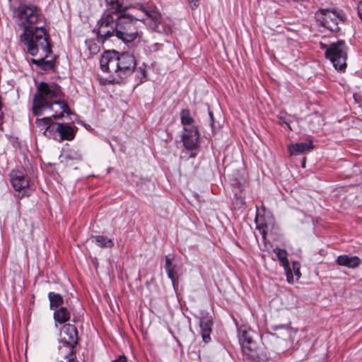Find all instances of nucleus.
Masks as SVG:
<instances>
[{"mask_svg":"<svg viewBox=\"0 0 362 362\" xmlns=\"http://www.w3.org/2000/svg\"><path fill=\"white\" fill-rule=\"evenodd\" d=\"M60 351H61L62 354L64 353L63 349L62 348H60Z\"/></svg>","mask_w":362,"mask_h":362,"instance_id":"nucleus-37","label":"nucleus"},{"mask_svg":"<svg viewBox=\"0 0 362 362\" xmlns=\"http://www.w3.org/2000/svg\"><path fill=\"white\" fill-rule=\"evenodd\" d=\"M114 14H117V13L107 6L98 21L97 34L102 41L116 34L117 18H115Z\"/></svg>","mask_w":362,"mask_h":362,"instance_id":"nucleus-8","label":"nucleus"},{"mask_svg":"<svg viewBox=\"0 0 362 362\" xmlns=\"http://www.w3.org/2000/svg\"><path fill=\"white\" fill-rule=\"evenodd\" d=\"M213 325L211 316L202 317L199 321V327L201 329V335L203 341L207 343L210 341V334L211 333V327Z\"/></svg>","mask_w":362,"mask_h":362,"instance_id":"nucleus-13","label":"nucleus"},{"mask_svg":"<svg viewBox=\"0 0 362 362\" xmlns=\"http://www.w3.org/2000/svg\"><path fill=\"white\" fill-rule=\"evenodd\" d=\"M112 362H127V358L124 356H119L117 358Z\"/></svg>","mask_w":362,"mask_h":362,"instance_id":"nucleus-32","label":"nucleus"},{"mask_svg":"<svg viewBox=\"0 0 362 362\" xmlns=\"http://www.w3.org/2000/svg\"><path fill=\"white\" fill-rule=\"evenodd\" d=\"M19 26L24 30L21 41L26 46L28 52L35 56L42 49L45 56L52 52L49 35L43 26L34 27L40 18L41 11L33 5L21 4L16 9Z\"/></svg>","mask_w":362,"mask_h":362,"instance_id":"nucleus-2","label":"nucleus"},{"mask_svg":"<svg viewBox=\"0 0 362 362\" xmlns=\"http://www.w3.org/2000/svg\"><path fill=\"white\" fill-rule=\"evenodd\" d=\"M286 275V280L289 284L293 283V276L292 270L290 268V265H287V267H284Z\"/></svg>","mask_w":362,"mask_h":362,"instance_id":"nucleus-25","label":"nucleus"},{"mask_svg":"<svg viewBox=\"0 0 362 362\" xmlns=\"http://www.w3.org/2000/svg\"><path fill=\"white\" fill-rule=\"evenodd\" d=\"M139 71L141 73V74L142 76L141 78L140 79V82H143L144 80H145V78L146 77V70L141 67H139Z\"/></svg>","mask_w":362,"mask_h":362,"instance_id":"nucleus-30","label":"nucleus"},{"mask_svg":"<svg viewBox=\"0 0 362 362\" xmlns=\"http://www.w3.org/2000/svg\"><path fill=\"white\" fill-rule=\"evenodd\" d=\"M40 50L42 52L43 56L39 59H33L32 63L37 65L42 69L45 70V71L52 69L54 66L53 61H52V60L46 61L45 59V58H46L49 56V54L51 53V52L47 54V56H45V52L42 49H40Z\"/></svg>","mask_w":362,"mask_h":362,"instance_id":"nucleus-16","label":"nucleus"},{"mask_svg":"<svg viewBox=\"0 0 362 362\" xmlns=\"http://www.w3.org/2000/svg\"><path fill=\"white\" fill-rule=\"evenodd\" d=\"M54 319L56 322L65 323L70 319V313L64 307H61L54 313Z\"/></svg>","mask_w":362,"mask_h":362,"instance_id":"nucleus-17","label":"nucleus"},{"mask_svg":"<svg viewBox=\"0 0 362 362\" xmlns=\"http://www.w3.org/2000/svg\"><path fill=\"white\" fill-rule=\"evenodd\" d=\"M274 252L276 254V258L281 262V264L283 267L289 265V262L287 258L288 254L286 250L276 247L274 249Z\"/></svg>","mask_w":362,"mask_h":362,"instance_id":"nucleus-20","label":"nucleus"},{"mask_svg":"<svg viewBox=\"0 0 362 362\" xmlns=\"http://www.w3.org/2000/svg\"><path fill=\"white\" fill-rule=\"evenodd\" d=\"M293 270L294 272L295 275L297 276V279H299L300 276V264L297 262H293Z\"/></svg>","mask_w":362,"mask_h":362,"instance_id":"nucleus-28","label":"nucleus"},{"mask_svg":"<svg viewBox=\"0 0 362 362\" xmlns=\"http://www.w3.org/2000/svg\"><path fill=\"white\" fill-rule=\"evenodd\" d=\"M313 145L311 141L296 143L288 147L291 155H298L313 149Z\"/></svg>","mask_w":362,"mask_h":362,"instance_id":"nucleus-15","label":"nucleus"},{"mask_svg":"<svg viewBox=\"0 0 362 362\" xmlns=\"http://www.w3.org/2000/svg\"><path fill=\"white\" fill-rule=\"evenodd\" d=\"M325 56L328 58L334 67L340 71H344L346 68L347 47L343 40L332 43L325 52Z\"/></svg>","mask_w":362,"mask_h":362,"instance_id":"nucleus-7","label":"nucleus"},{"mask_svg":"<svg viewBox=\"0 0 362 362\" xmlns=\"http://www.w3.org/2000/svg\"><path fill=\"white\" fill-rule=\"evenodd\" d=\"M100 67L110 73L112 81L120 83L129 76L136 67L134 56L128 52L119 54L115 50L105 52L100 59Z\"/></svg>","mask_w":362,"mask_h":362,"instance_id":"nucleus-4","label":"nucleus"},{"mask_svg":"<svg viewBox=\"0 0 362 362\" xmlns=\"http://www.w3.org/2000/svg\"><path fill=\"white\" fill-rule=\"evenodd\" d=\"M93 238L95 240L96 244L100 247H112L114 243L112 240L103 235H96Z\"/></svg>","mask_w":362,"mask_h":362,"instance_id":"nucleus-21","label":"nucleus"},{"mask_svg":"<svg viewBox=\"0 0 362 362\" xmlns=\"http://www.w3.org/2000/svg\"><path fill=\"white\" fill-rule=\"evenodd\" d=\"M66 158L71 160H82V155L77 151L70 150Z\"/></svg>","mask_w":362,"mask_h":362,"instance_id":"nucleus-24","label":"nucleus"},{"mask_svg":"<svg viewBox=\"0 0 362 362\" xmlns=\"http://www.w3.org/2000/svg\"><path fill=\"white\" fill-rule=\"evenodd\" d=\"M165 268L168 278L170 279L173 284L175 286L176 281L175 276L181 273V264L175 262L173 257L166 256Z\"/></svg>","mask_w":362,"mask_h":362,"instance_id":"nucleus-12","label":"nucleus"},{"mask_svg":"<svg viewBox=\"0 0 362 362\" xmlns=\"http://www.w3.org/2000/svg\"><path fill=\"white\" fill-rule=\"evenodd\" d=\"M163 47L162 44L160 43H155L151 47V50L153 52H156L159 50Z\"/></svg>","mask_w":362,"mask_h":362,"instance_id":"nucleus-31","label":"nucleus"},{"mask_svg":"<svg viewBox=\"0 0 362 362\" xmlns=\"http://www.w3.org/2000/svg\"><path fill=\"white\" fill-rule=\"evenodd\" d=\"M358 13L360 18L362 20V1L358 4Z\"/></svg>","mask_w":362,"mask_h":362,"instance_id":"nucleus-33","label":"nucleus"},{"mask_svg":"<svg viewBox=\"0 0 362 362\" xmlns=\"http://www.w3.org/2000/svg\"><path fill=\"white\" fill-rule=\"evenodd\" d=\"M107 6L117 14V28L115 36L125 44L134 42L141 37L139 30L138 22L148 20V25L154 31L161 33L160 28L161 15L153 10H149L139 2L133 0H105Z\"/></svg>","mask_w":362,"mask_h":362,"instance_id":"nucleus-1","label":"nucleus"},{"mask_svg":"<svg viewBox=\"0 0 362 362\" xmlns=\"http://www.w3.org/2000/svg\"><path fill=\"white\" fill-rule=\"evenodd\" d=\"M255 342L252 340V339L247 335L245 332L243 334V339L242 340V348L245 349V346H255Z\"/></svg>","mask_w":362,"mask_h":362,"instance_id":"nucleus-23","label":"nucleus"},{"mask_svg":"<svg viewBox=\"0 0 362 362\" xmlns=\"http://www.w3.org/2000/svg\"><path fill=\"white\" fill-rule=\"evenodd\" d=\"M209 116H210V118H211V127H213V125H214L213 114H212V112L211 111L209 112Z\"/></svg>","mask_w":362,"mask_h":362,"instance_id":"nucleus-34","label":"nucleus"},{"mask_svg":"<svg viewBox=\"0 0 362 362\" xmlns=\"http://www.w3.org/2000/svg\"><path fill=\"white\" fill-rule=\"evenodd\" d=\"M62 342L69 348V351L64 353V360L60 362H71L76 358L74 349L78 344L77 329L74 325L66 324L62 328Z\"/></svg>","mask_w":362,"mask_h":362,"instance_id":"nucleus-9","label":"nucleus"},{"mask_svg":"<svg viewBox=\"0 0 362 362\" xmlns=\"http://www.w3.org/2000/svg\"><path fill=\"white\" fill-rule=\"evenodd\" d=\"M315 17L320 24L332 32L339 30V25L346 21V15L339 9L321 8Z\"/></svg>","mask_w":362,"mask_h":362,"instance_id":"nucleus-6","label":"nucleus"},{"mask_svg":"<svg viewBox=\"0 0 362 362\" xmlns=\"http://www.w3.org/2000/svg\"><path fill=\"white\" fill-rule=\"evenodd\" d=\"M243 351L245 356L252 359L255 361H257L259 359V351L255 346H245V349H243Z\"/></svg>","mask_w":362,"mask_h":362,"instance_id":"nucleus-19","label":"nucleus"},{"mask_svg":"<svg viewBox=\"0 0 362 362\" xmlns=\"http://www.w3.org/2000/svg\"><path fill=\"white\" fill-rule=\"evenodd\" d=\"M10 181L16 191L19 192L23 191V196L25 194V189L30 185V179L28 175L19 170H13L10 173Z\"/></svg>","mask_w":362,"mask_h":362,"instance_id":"nucleus-10","label":"nucleus"},{"mask_svg":"<svg viewBox=\"0 0 362 362\" xmlns=\"http://www.w3.org/2000/svg\"><path fill=\"white\" fill-rule=\"evenodd\" d=\"M337 263L340 266L354 269L359 266L361 259L356 256L349 257L348 255H343L337 257Z\"/></svg>","mask_w":362,"mask_h":362,"instance_id":"nucleus-14","label":"nucleus"},{"mask_svg":"<svg viewBox=\"0 0 362 362\" xmlns=\"http://www.w3.org/2000/svg\"><path fill=\"white\" fill-rule=\"evenodd\" d=\"M39 126L45 127L44 134L49 138L62 141H71L75 136L74 129L68 124L54 122L51 117H46L41 119H37Z\"/></svg>","mask_w":362,"mask_h":362,"instance_id":"nucleus-5","label":"nucleus"},{"mask_svg":"<svg viewBox=\"0 0 362 362\" xmlns=\"http://www.w3.org/2000/svg\"><path fill=\"white\" fill-rule=\"evenodd\" d=\"M305 161H303V163H302V166H303V168H305Z\"/></svg>","mask_w":362,"mask_h":362,"instance_id":"nucleus-36","label":"nucleus"},{"mask_svg":"<svg viewBox=\"0 0 362 362\" xmlns=\"http://www.w3.org/2000/svg\"><path fill=\"white\" fill-rule=\"evenodd\" d=\"M62 91L61 87L55 83L41 82L34 95L33 111L37 115H42L43 112L49 110L52 115L51 119L62 118L64 113L71 114L68 105L61 100Z\"/></svg>","mask_w":362,"mask_h":362,"instance_id":"nucleus-3","label":"nucleus"},{"mask_svg":"<svg viewBox=\"0 0 362 362\" xmlns=\"http://www.w3.org/2000/svg\"><path fill=\"white\" fill-rule=\"evenodd\" d=\"M180 119L183 125H190L194 122V119L187 109H184L181 111Z\"/></svg>","mask_w":362,"mask_h":362,"instance_id":"nucleus-22","label":"nucleus"},{"mask_svg":"<svg viewBox=\"0 0 362 362\" xmlns=\"http://www.w3.org/2000/svg\"><path fill=\"white\" fill-rule=\"evenodd\" d=\"M271 339H276L277 337L275 334H269V336H268Z\"/></svg>","mask_w":362,"mask_h":362,"instance_id":"nucleus-35","label":"nucleus"},{"mask_svg":"<svg viewBox=\"0 0 362 362\" xmlns=\"http://www.w3.org/2000/svg\"><path fill=\"white\" fill-rule=\"evenodd\" d=\"M256 223H257V228L259 230H262V233L263 236H264L267 233V228H268L267 225L265 223H259L257 218H256Z\"/></svg>","mask_w":362,"mask_h":362,"instance_id":"nucleus-26","label":"nucleus"},{"mask_svg":"<svg viewBox=\"0 0 362 362\" xmlns=\"http://www.w3.org/2000/svg\"><path fill=\"white\" fill-rule=\"evenodd\" d=\"M48 298L50 303L51 309L57 308L61 306L64 302L62 296L59 293L54 292H49L48 293Z\"/></svg>","mask_w":362,"mask_h":362,"instance_id":"nucleus-18","label":"nucleus"},{"mask_svg":"<svg viewBox=\"0 0 362 362\" xmlns=\"http://www.w3.org/2000/svg\"><path fill=\"white\" fill-rule=\"evenodd\" d=\"M188 4L192 9L199 6V0H188Z\"/></svg>","mask_w":362,"mask_h":362,"instance_id":"nucleus-29","label":"nucleus"},{"mask_svg":"<svg viewBox=\"0 0 362 362\" xmlns=\"http://www.w3.org/2000/svg\"><path fill=\"white\" fill-rule=\"evenodd\" d=\"M289 121L285 117H283V116H280L278 117V123L281 125H285L286 127H287L290 130H292L291 126H290V124H289Z\"/></svg>","mask_w":362,"mask_h":362,"instance_id":"nucleus-27","label":"nucleus"},{"mask_svg":"<svg viewBox=\"0 0 362 362\" xmlns=\"http://www.w3.org/2000/svg\"><path fill=\"white\" fill-rule=\"evenodd\" d=\"M184 134L182 136V141L184 146L188 150L195 149L198 146L199 134L197 127H190L184 128Z\"/></svg>","mask_w":362,"mask_h":362,"instance_id":"nucleus-11","label":"nucleus"}]
</instances>
